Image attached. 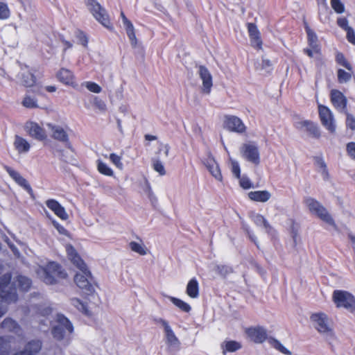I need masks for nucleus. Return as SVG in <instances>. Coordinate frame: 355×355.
Returning <instances> with one entry per match:
<instances>
[{"mask_svg":"<svg viewBox=\"0 0 355 355\" xmlns=\"http://www.w3.org/2000/svg\"><path fill=\"white\" fill-rule=\"evenodd\" d=\"M66 251L69 258L80 270V272H77L74 277L76 284L85 294H92L94 288L89 279L91 277V273L87 270L85 263L71 245H67Z\"/></svg>","mask_w":355,"mask_h":355,"instance_id":"1","label":"nucleus"},{"mask_svg":"<svg viewBox=\"0 0 355 355\" xmlns=\"http://www.w3.org/2000/svg\"><path fill=\"white\" fill-rule=\"evenodd\" d=\"M53 326L51 334L54 339L63 345H68L71 340L73 326L69 320L61 313H58Z\"/></svg>","mask_w":355,"mask_h":355,"instance_id":"2","label":"nucleus"},{"mask_svg":"<svg viewBox=\"0 0 355 355\" xmlns=\"http://www.w3.org/2000/svg\"><path fill=\"white\" fill-rule=\"evenodd\" d=\"M36 272L39 278L46 284H55L60 279L67 277L66 272L55 262H50L45 267L40 266Z\"/></svg>","mask_w":355,"mask_h":355,"instance_id":"3","label":"nucleus"},{"mask_svg":"<svg viewBox=\"0 0 355 355\" xmlns=\"http://www.w3.org/2000/svg\"><path fill=\"white\" fill-rule=\"evenodd\" d=\"M10 273L5 272L0 266V300L6 303L14 302L17 299L16 289L10 284Z\"/></svg>","mask_w":355,"mask_h":355,"instance_id":"4","label":"nucleus"},{"mask_svg":"<svg viewBox=\"0 0 355 355\" xmlns=\"http://www.w3.org/2000/svg\"><path fill=\"white\" fill-rule=\"evenodd\" d=\"M311 320L315 329L328 340L334 338L333 322L327 314L322 312L311 315Z\"/></svg>","mask_w":355,"mask_h":355,"instance_id":"5","label":"nucleus"},{"mask_svg":"<svg viewBox=\"0 0 355 355\" xmlns=\"http://www.w3.org/2000/svg\"><path fill=\"white\" fill-rule=\"evenodd\" d=\"M304 202L312 215L317 216L329 225L335 226L334 219L320 202L313 198L307 197L304 198Z\"/></svg>","mask_w":355,"mask_h":355,"instance_id":"6","label":"nucleus"},{"mask_svg":"<svg viewBox=\"0 0 355 355\" xmlns=\"http://www.w3.org/2000/svg\"><path fill=\"white\" fill-rule=\"evenodd\" d=\"M85 5L93 17L103 26L111 28L109 16L105 9L96 0H85Z\"/></svg>","mask_w":355,"mask_h":355,"instance_id":"7","label":"nucleus"},{"mask_svg":"<svg viewBox=\"0 0 355 355\" xmlns=\"http://www.w3.org/2000/svg\"><path fill=\"white\" fill-rule=\"evenodd\" d=\"M332 298L337 307L350 311L355 310V299L349 293L336 290L334 291Z\"/></svg>","mask_w":355,"mask_h":355,"instance_id":"8","label":"nucleus"},{"mask_svg":"<svg viewBox=\"0 0 355 355\" xmlns=\"http://www.w3.org/2000/svg\"><path fill=\"white\" fill-rule=\"evenodd\" d=\"M46 126L50 131V135L52 138L64 144L67 148H71L67 128L60 125L53 123H47Z\"/></svg>","mask_w":355,"mask_h":355,"instance_id":"9","label":"nucleus"},{"mask_svg":"<svg viewBox=\"0 0 355 355\" xmlns=\"http://www.w3.org/2000/svg\"><path fill=\"white\" fill-rule=\"evenodd\" d=\"M242 157L256 165L260 162L259 151L254 143L244 144L241 148Z\"/></svg>","mask_w":355,"mask_h":355,"instance_id":"10","label":"nucleus"},{"mask_svg":"<svg viewBox=\"0 0 355 355\" xmlns=\"http://www.w3.org/2000/svg\"><path fill=\"white\" fill-rule=\"evenodd\" d=\"M223 126L231 132L239 134L244 133L246 130V126L242 120L236 116H225L224 117Z\"/></svg>","mask_w":355,"mask_h":355,"instance_id":"11","label":"nucleus"},{"mask_svg":"<svg viewBox=\"0 0 355 355\" xmlns=\"http://www.w3.org/2000/svg\"><path fill=\"white\" fill-rule=\"evenodd\" d=\"M158 322L164 328L166 343L171 348L178 349L180 345V342L178 337L175 336L168 322L162 318L159 319Z\"/></svg>","mask_w":355,"mask_h":355,"instance_id":"12","label":"nucleus"},{"mask_svg":"<svg viewBox=\"0 0 355 355\" xmlns=\"http://www.w3.org/2000/svg\"><path fill=\"white\" fill-rule=\"evenodd\" d=\"M319 116L322 125L329 132H334L336 130V125L331 111L326 106L319 105Z\"/></svg>","mask_w":355,"mask_h":355,"instance_id":"13","label":"nucleus"},{"mask_svg":"<svg viewBox=\"0 0 355 355\" xmlns=\"http://www.w3.org/2000/svg\"><path fill=\"white\" fill-rule=\"evenodd\" d=\"M24 128L30 137L37 140L43 141L47 137L45 130L36 122H26Z\"/></svg>","mask_w":355,"mask_h":355,"instance_id":"14","label":"nucleus"},{"mask_svg":"<svg viewBox=\"0 0 355 355\" xmlns=\"http://www.w3.org/2000/svg\"><path fill=\"white\" fill-rule=\"evenodd\" d=\"M203 164L216 180L223 181V175L219 165L211 154H209L207 157L204 159Z\"/></svg>","mask_w":355,"mask_h":355,"instance_id":"15","label":"nucleus"},{"mask_svg":"<svg viewBox=\"0 0 355 355\" xmlns=\"http://www.w3.org/2000/svg\"><path fill=\"white\" fill-rule=\"evenodd\" d=\"M42 348V343L40 340H32L25 347V349L14 355H35ZM7 350L3 346L0 347V355H6Z\"/></svg>","mask_w":355,"mask_h":355,"instance_id":"16","label":"nucleus"},{"mask_svg":"<svg viewBox=\"0 0 355 355\" xmlns=\"http://www.w3.org/2000/svg\"><path fill=\"white\" fill-rule=\"evenodd\" d=\"M198 73L202 82V92L206 94H209L213 85L211 74L204 66H200L198 67Z\"/></svg>","mask_w":355,"mask_h":355,"instance_id":"17","label":"nucleus"},{"mask_svg":"<svg viewBox=\"0 0 355 355\" xmlns=\"http://www.w3.org/2000/svg\"><path fill=\"white\" fill-rule=\"evenodd\" d=\"M246 334L256 343H261L267 338V331L261 327L248 328L246 329Z\"/></svg>","mask_w":355,"mask_h":355,"instance_id":"18","label":"nucleus"},{"mask_svg":"<svg viewBox=\"0 0 355 355\" xmlns=\"http://www.w3.org/2000/svg\"><path fill=\"white\" fill-rule=\"evenodd\" d=\"M330 96L334 106L339 111H343L347 105V98L344 94L339 90L332 89Z\"/></svg>","mask_w":355,"mask_h":355,"instance_id":"19","label":"nucleus"},{"mask_svg":"<svg viewBox=\"0 0 355 355\" xmlns=\"http://www.w3.org/2000/svg\"><path fill=\"white\" fill-rule=\"evenodd\" d=\"M6 170L12 179L20 187L27 191L28 193H32V188L27 182V180L23 178L20 173L10 167L6 166Z\"/></svg>","mask_w":355,"mask_h":355,"instance_id":"20","label":"nucleus"},{"mask_svg":"<svg viewBox=\"0 0 355 355\" xmlns=\"http://www.w3.org/2000/svg\"><path fill=\"white\" fill-rule=\"evenodd\" d=\"M46 205L60 219L63 220L68 219L69 216L65 209L57 200L53 199L48 200L46 202Z\"/></svg>","mask_w":355,"mask_h":355,"instance_id":"21","label":"nucleus"},{"mask_svg":"<svg viewBox=\"0 0 355 355\" xmlns=\"http://www.w3.org/2000/svg\"><path fill=\"white\" fill-rule=\"evenodd\" d=\"M248 30L252 46L254 48L261 49L262 41L257 26L252 23H250L248 24Z\"/></svg>","mask_w":355,"mask_h":355,"instance_id":"22","label":"nucleus"},{"mask_svg":"<svg viewBox=\"0 0 355 355\" xmlns=\"http://www.w3.org/2000/svg\"><path fill=\"white\" fill-rule=\"evenodd\" d=\"M1 328L6 332H12L20 335L21 329L18 323L10 318H6L1 323Z\"/></svg>","mask_w":355,"mask_h":355,"instance_id":"23","label":"nucleus"},{"mask_svg":"<svg viewBox=\"0 0 355 355\" xmlns=\"http://www.w3.org/2000/svg\"><path fill=\"white\" fill-rule=\"evenodd\" d=\"M57 78L59 81L67 85L75 84L74 76L70 70L62 68L57 73Z\"/></svg>","mask_w":355,"mask_h":355,"instance_id":"24","label":"nucleus"},{"mask_svg":"<svg viewBox=\"0 0 355 355\" xmlns=\"http://www.w3.org/2000/svg\"><path fill=\"white\" fill-rule=\"evenodd\" d=\"M187 295L193 299H196L199 296V284L196 278L191 279L186 288Z\"/></svg>","mask_w":355,"mask_h":355,"instance_id":"25","label":"nucleus"},{"mask_svg":"<svg viewBox=\"0 0 355 355\" xmlns=\"http://www.w3.org/2000/svg\"><path fill=\"white\" fill-rule=\"evenodd\" d=\"M14 146L17 151L20 153H27L31 148V145L28 141L24 138L16 135L14 141Z\"/></svg>","mask_w":355,"mask_h":355,"instance_id":"26","label":"nucleus"},{"mask_svg":"<svg viewBox=\"0 0 355 355\" xmlns=\"http://www.w3.org/2000/svg\"><path fill=\"white\" fill-rule=\"evenodd\" d=\"M248 197L253 201L266 202L270 198L271 193L266 190L250 191L248 193Z\"/></svg>","mask_w":355,"mask_h":355,"instance_id":"27","label":"nucleus"},{"mask_svg":"<svg viewBox=\"0 0 355 355\" xmlns=\"http://www.w3.org/2000/svg\"><path fill=\"white\" fill-rule=\"evenodd\" d=\"M252 219L257 226L262 227L267 233H270L272 230L269 223L262 215L253 214H252Z\"/></svg>","mask_w":355,"mask_h":355,"instance_id":"28","label":"nucleus"},{"mask_svg":"<svg viewBox=\"0 0 355 355\" xmlns=\"http://www.w3.org/2000/svg\"><path fill=\"white\" fill-rule=\"evenodd\" d=\"M268 342L271 347L279 352L286 355H291V352L286 348L278 340L270 337L268 338Z\"/></svg>","mask_w":355,"mask_h":355,"instance_id":"29","label":"nucleus"},{"mask_svg":"<svg viewBox=\"0 0 355 355\" xmlns=\"http://www.w3.org/2000/svg\"><path fill=\"white\" fill-rule=\"evenodd\" d=\"M168 299L175 306H177L182 311H184L185 313H189L190 311L191 310V307L188 303L179 298L170 296L168 297Z\"/></svg>","mask_w":355,"mask_h":355,"instance_id":"30","label":"nucleus"},{"mask_svg":"<svg viewBox=\"0 0 355 355\" xmlns=\"http://www.w3.org/2000/svg\"><path fill=\"white\" fill-rule=\"evenodd\" d=\"M241 345L236 341L234 340H227L225 341L222 344V348L223 349V353L225 352H234L239 349H241Z\"/></svg>","mask_w":355,"mask_h":355,"instance_id":"31","label":"nucleus"},{"mask_svg":"<svg viewBox=\"0 0 355 355\" xmlns=\"http://www.w3.org/2000/svg\"><path fill=\"white\" fill-rule=\"evenodd\" d=\"M96 166H97L98 171L100 173H101L104 175H106V176H109V177L113 176V175H114L113 170L106 163L103 162L102 160L98 159L96 161Z\"/></svg>","mask_w":355,"mask_h":355,"instance_id":"32","label":"nucleus"},{"mask_svg":"<svg viewBox=\"0 0 355 355\" xmlns=\"http://www.w3.org/2000/svg\"><path fill=\"white\" fill-rule=\"evenodd\" d=\"M129 246L132 251L140 255H146L147 254V248L141 241H131L129 243Z\"/></svg>","mask_w":355,"mask_h":355,"instance_id":"33","label":"nucleus"},{"mask_svg":"<svg viewBox=\"0 0 355 355\" xmlns=\"http://www.w3.org/2000/svg\"><path fill=\"white\" fill-rule=\"evenodd\" d=\"M306 33L310 47L312 48L315 52H319L317 35L309 28H306Z\"/></svg>","mask_w":355,"mask_h":355,"instance_id":"34","label":"nucleus"},{"mask_svg":"<svg viewBox=\"0 0 355 355\" xmlns=\"http://www.w3.org/2000/svg\"><path fill=\"white\" fill-rule=\"evenodd\" d=\"M126 33L130 40L131 44L132 46H136L137 44V38L135 33V28L133 26V24L131 21H129L128 23H125L123 24Z\"/></svg>","mask_w":355,"mask_h":355,"instance_id":"35","label":"nucleus"},{"mask_svg":"<svg viewBox=\"0 0 355 355\" xmlns=\"http://www.w3.org/2000/svg\"><path fill=\"white\" fill-rule=\"evenodd\" d=\"M92 105L100 112H105L107 110V105L105 102L100 98L98 96H92L91 101Z\"/></svg>","mask_w":355,"mask_h":355,"instance_id":"36","label":"nucleus"},{"mask_svg":"<svg viewBox=\"0 0 355 355\" xmlns=\"http://www.w3.org/2000/svg\"><path fill=\"white\" fill-rule=\"evenodd\" d=\"M315 164L316 166L319 168V172L321 173L322 178L324 180H329V175L324 162L320 158H317L315 160Z\"/></svg>","mask_w":355,"mask_h":355,"instance_id":"37","label":"nucleus"},{"mask_svg":"<svg viewBox=\"0 0 355 355\" xmlns=\"http://www.w3.org/2000/svg\"><path fill=\"white\" fill-rule=\"evenodd\" d=\"M17 282L19 289L24 291H28L31 285V279L24 276H19Z\"/></svg>","mask_w":355,"mask_h":355,"instance_id":"38","label":"nucleus"},{"mask_svg":"<svg viewBox=\"0 0 355 355\" xmlns=\"http://www.w3.org/2000/svg\"><path fill=\"white\" fill-rule=\"evenodd\" d=\"M352 72H347L343 69H338L337 71L338 81L340 83H345L352 78Z\"/></svg>","mask_w":355,"mask_h":355,"instance_id":"39","label":"nucleus"},{"mask_svg":"<svg viewBox=\"0 0 355 355\" xmlns=\"http://www.w3.org/2000/svg\"><path fill=\"white\" fill-rule=\"evenodd\" d=\"M22 83L26 87H31L35 83V79L33 74L31 72H27L21 74Z\"/></svg>","mask_w":355,"mask_h":355,"instance_id":"40","label":"nucleus"},{"mask_svg":"<svg viewBox=\"0 0 355 355\" xmlns=\"http://www.w3.org/2000/svg\"><path fill=\"white\" fill-rule=\"evenodd\" d=\"M110 162L119 170L123 168V164L122 163V157L116 155V153H111L109 155Z\"/></svg>","mask_w":355,"mask_h":355,"instance_id":"41","label":"nucleus"},{"mask_svg":"<svg viewBox=\"0 0 355 355\" xmlns=\"http://www.w3.org/2000/svg\"><path fill=\"white\" fill-rule=\"evenodd\" d=\"M152 163L153 168L157 173H158L162 176L166 174L164 166L159 159H153Z\"/></svg>","mask_w":355,"mask_h":355,"instance_id":"42","label":"nucleus"},{"mask_svg":"<svg viewBox=\"0 0 355 355\" xmlns=\"http://www.w3.org/2000/svg\"><path fill=\"white\" fill-rule=\"evenodd\" d=\"M336 62L346 68L349 71H352V67L351 64L345 59L344 55L341 53H338L336 56Z\"/></svg>","mask_w":355,"mask_h":355,"instance_id":"43","label":"nucleus"},{"mask_svg":"<svg viewBox=\"0 0 355 355\" xmlns=\"http://www.w3.org/2000/svg\"><path fill=\"white\" fill-rule=\"evenodd\" d=\"M71 304L80 312L85 313V315L89 314L86 304L82 302L80 300L77 298H73L71 300Z\"/></svg>","mask_w":355,"mask_h":355,"instance_id":"44","label":"nucleus"},{"mask_svg":"<svg viewBox=\"0 0 355 355\" xmlns=\"http://www.w3.org/2000/svg\"><path fill=\"white\" fill-rule=\"evenodd\" d=\"M230 167H231V171L233 173V175L236 178H240V175H241V168H240V165L239 164V162L230 157Z\"/></svg>","mask_w":355,"mask_h":355,"instance_id":"45","label":"nucleus"},{"mask_svg":"<svg viewBox=\"0 0 355 355\" xmlns=\"http://www.w3.org/2000/svg\"><path fill=\"white\" fill-rule=\"evenodd\" d=\"M304 131H306V132H309L311 135H312L314 137H319V135H320L319 130L318 129L317 125L310 121H307Z\"/></svg>","mask_w":355,"mask_h":355,"instance_id":"46","label":"nucleus"},{"mask_svg":"<svg viewBox=\"0 0 355 355\" xmlns=\"http://www.w3.org/2000/svg\"><path fill=\"white\" fill-rule=\"evenodd\" d=\"M331 6L334 10L338 14L345 12V6L340 0H331Z\"/></svg>","mask_w":355,"mask_h":355,"instance_id":"47","label":"nucleus"},{"mask_svg":"<svg viewBox=\"0 0 355 355\" xmlns=\"http://www.w3.org/2000/svg\"><path fill=\"white\" fill-rule=\"evenodd\" d=\"M84 85L89 91L95 94H99L102 91L101 86L94 82L87 81L84 83Z\"/></svg>","mask_w":355,"mask_h":355,"instance_id":"48","label":"nucleus"},{"mask_svg":"<svg viewBox=\"0 0 355 355\" xmlns=\"http://www.w3.org/2000/svg\"><path fill=\"white\" fill-rule=\"evenodd\" d=\"M22 105L27 108L37 107V103L35 98L26 96L23 101Z\"/></svg>","mask_w":355,"mask_h":355,"instance_id":"49","label":"nucleus"},{"mask_svg":"<svg viewBox=\"0 0 355 355\" xmlns=\"http://www.w3.org/2000/svg\"><path fill=\"white\" fill-rule=\"evenodd\" d=\"M10 12L8 5L0 2V19H6L10 17Z\"/></svg>","mask_w":355,"mask_h":355,"instance_id":"50","label":"nucleus"},{"mask_svg":"<svg viewBox=\"0 0 355 355\" xmlns=\"http://www.w3.org/2000/svg\"><path fill=\"white\" fill-rule=\"evenodd\" d=\"M238 179L239 180L240 186L242 188H243L245 189H248L252 187V184L251 181L247 176L240 175V178H238Z\"/></svg>","mask_w":355,"mask_h":355,"instance_id":"51","label":"nucleus"},{"mask_svg":"<svg viewBox=\"0 0 355 355\" xmlns=\"http://www.w3.org/2000/svg\"><path fill=\"white\" fill-rule=\"evenodd\" d=\"M214 270L221 275H226L232 271L230 266L225 265H217Z\"/></svg>","mask_w":355,"mask_h":355,"instance_id":"52","label":"nucleus"},{"mask_svg":"<svg viewBox=\"0 0 355 355\" xmlns=\"http://www.w3.org/2000/svg\"><path fill=\"white\" fill-rule=\"evenodd\" d=\"M338 25L344 29L345 31L350 28L351 27L348 26V21L345 17H340L337 20Z\"/></svg>","mask_w":355,"mask_h":355,"instance_id":"53","label":"nucleus"},{"mask_svg":"<svg viewBox=\"0 0 355 355\" xmlns=\"http://www.w3.org/2000/svg\"><path fill=\"white\" fill-rule=\"evenodd\" d=\"M52 223L54 227L58 230V232L60 234L67 235V230L62 225H61L59 223H58L55 220H53Z\"/></svg>","mask_w":355,"mask_h":355,"instance_id":"54","label":"nucleus"},{"mask_svg":"<svg viewBox=\"0 0 355 355\" xmlns=\"http://www.w3.org/2000/svg\"><path fill=\"white\" fill-rule=\"evenodd\" d=\"M347 150L349 155L354 159H355V143L350 142L347 145Z\"/></svg>","mask_w":355,"mask_h":355,"instance_id":"55","label":"nucleus"},{"mask_svg":"<svg viewBox=\"0 0 355 355\" xmlns=\"http://www.w3.org/2000/svg\"><path fill=\"white\" fill-rule=\"evenodd\" d=\"M272 64L268 59L263 58L261 61V68L266 71H270L272 69Z\"/></svg>","mask_w":355,"mask_h":355,"instance_id":"56","label":"nucleus"},{"mask_svg":"<svg viewBox=\"0 0 355 355\" xmlns=\"http://www.w3.org/2000/svg\"><path fill=\"white\" fill-rule=\"evenodd\" d=\"M346 32L347 40L350 43L355 44V33L353 28L351 27L350 28H348V30L346 31Z\"/></svg>","mask_w":355,"mask_h":355,"instance_id":"57","label":"nucleus"},{"mask_svg":"<svg viewBox=\"0 0 355 355\" xmlns=\"http://www.w3.org/2000/svg\"><path fill=\"white\" fill-rule=\"evenodd\" d=\"M346 123L347 127L352 130H355V118L352 115L347 114Z\"/></svg>","mask_w":355,"mask_h":355,"instance_id":"58","label":"nucleus"},{"mask_svg":"<svg viewBox=\"0 0 355 355\" xmlns=\"http://www.w3.org/2000/svg\"><path fill=\"white\" fill-rule=\"evenodd\" d=\"M307 120L300 121L295 123V126L300 130L304 131L305 125H306Z\"/></svg>","mask_w":355,"mask_h":355,"instance_id":"59","label":"nucleus"},{"mask_svg":"<svg viewBox=\"0 0 355 355\" xmlns=\"http://www.w3.org/2000/svg\"><path fill=\"white\" fill-rule=\"evenodd\" d=\"M40 311L42 315H47L51 313V309L49 306H46V307L44 308L42 310H40Z\"/></svg>","mask_w":355,"mask_h":355,"instance_id":"60","label":"nucleus"},{"mask_svg":"<svg viewBox=\"0 0 355 355\" xmlns=\"http://www.w3.org/2000/svg\"><path fill=\"white\" fill-rule=\"evenodd\" d=\"M304 52L311 58L313 56L314 53H317L312 48L304 49Z\"/></svg>","mask_w":355,"mask_h":355,"instance_id":"61","label":"nucleus"},{"mask_svg":"<svg viewBox=\"0 0 355 355\" xmlns=\"http://www.w3.org/2000/svg\"><path fill=\"white\" fill-rule=\"evenodd\" d=\"M162 149L164 150L165 156L168 157V153H169V149H170L168 145H167V144L162 145V148H160V150H162Z\"/></svg>","mask_w":355,"mask_h":355,"instance_id":"62","label":"nucleus"},{"mask_svg":"<svg viewBox=\"0 0 355 355\" xmlns=\"http://www.w3.org/2000/svg\"><path fill=\"white\" fill-rule=\"evenodd\" d=\"M10 248H11L12 251L13 252V253L16 255V256H19V252L18 251V250L17 249L16 247H15L12 244H10L8 243Z\"/></svg>","mask_w":355,"mask_h":355,"instance_id":"63","label":"nucleus"},{"mask_svg":"<svg viewBox=\"0 0 355 355\" xmlns=\"http://www.w3.org/2000/svg\"><path fill=\"white\" fill-rule=\"evenodd\" d=\"M145 139L148 141H154L157 139V137L154 135H145Z\"/></svg>","mask_w":355,"mask_h":355,"instance_id":"64","label":"nucleus"}]
</instances>
